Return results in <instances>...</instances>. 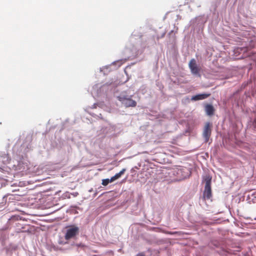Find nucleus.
Returning a JSON list of instances; mask_svg holds the SVG:
<instances>
[{"mask_svg": "<svg viewBox=\"0 0 256 256\" xmlns=\"http://www.w3.org/2000/svg\"><path fill=\"white\" fill-rule=\"evenodd\" d=\"M136 256H144V254H138L136 255Z\"/></svg>", "mask_w": 256, "mask_h": 256, "instance_id": "obj_28", "label": "nucleus"}, {"mask_svg": "<svg viewBox=\"0 0 256 256\" xmlns=\"http://www.w3.org/2000/svg\"><path fill=\"white\" fill-rule=\"evenodd\" d=\"M126 170V168H123L117 174H118V176H119L120 178L122 174H124V172H125Z\"/></svg>", "mask_w": 256, "mask_h": 256, "instance_id": "obj_20", "label": "nucleus"}, {"mask_svg": "<svg viewBox=\"0 0 256 256\" xmlns=\"http://www.w3.org/2000/svg\"><path fill=\"white\" fill-rule=\"evenodd\" d=\"M76 246L77 247H78V248H80H80H84L86 246L84 244H82V243L78 244H76Z\"/></svg>", "mask_w": 256, "mask_h": 256, "instance_id": "obj_21", "label": "nucleus"}, {"mask_svg": "<svg viewBox=\"0 0 256 256\" xmlns=\"http://www.w3.org/2000/svg\"><path fill=\"white\" fill-rule=\"evenodd\" d=\"M164 35H165V33L164 32V33H163V34H162V36H161V37H160V38H162V37H164Z\"/></svg>", "mask_w": 256, "mask_h": 256, "instance_id": "obj_29", "label": "nucleus"}, {"mask_svg": "<svg viewBox=\"0 0 256 256\" xmlns=\"http://www.w3.org/2000/svg\"><path fill=\"white\" fill-rule=\"evenodd\" d=\"M96 104H94L91 107L92 108H96Z\"/></svg>", "mask_w": 256, "mask_h": 256, "instance_id": "obj_27", "label": "nucleus"}, {"mask_svg": "<svg viewBox=\"0 0 256 256\" xmlns=\"http://www.w3.org/2000/svg\"><path fill=\"white\" fill-rule=\"evenodd\" d=\"M0 159L4 164H10V158L8 154L4 153L0 156Z\"/></svg>", "mask_w": 256, "mask_h": 256, "instance_id": "obj_12", "label": "nucleus"}, {"mask_svg": "<svg viewBox=\"0 0 256 256\" xmlns=\"http://www.w3.org/2000/svg\"><path fill=\"white\" fill-rule=\"evenodd\" d=\"M188 170V169H186V168H178V174H182V177H184V178H186V176H184V174H182V172H184V170Z\"/></svg>", "mask_w": 256, "mask_h": 256, "instance_id": "obj_17", "label": "nucleus"}, {"mask_svg": "<svg viewBox=\"0 0 256 256\" xmlns=\"http://www.w3.org/2000/svg\"><path fill=\"white\" fill-rule=\"evenodd\" d=\"M254 220H256V218H254Z\"/></svg>", "mask_w": 256, "mask_h": 256, "instance_id": "obj_31", "label": "nucleus"}, {"mask_svg": "<svg viewBox=\"0 0 256 256\" xmlns=\"http://www.w3.org/2000/svg\"><path fill=\"white\" fill-rule=\"evenodd\" d=\"M110 178H106L102 180V184L103 186H107L109 183L112 182Z\"/></svg>", "mask_w": 256, "mask_h": 256, "instance_id": "obj_16", "label": "nucleus"}, {"mask_svg": "<svg viewBox=\"0 0 256 256\" xmlns=\"http://www.w3.org/2000/svg\"><path fill=\"white\" fill-rule=\"evenodd\" d=\"M248 202L256 203V191L249 194L246 198Z\"/></svg>", "mask_w": 256, "mask_h": 256, "instance_id": "obj_10", "label": "nucleus"}, {"mask_svg": "<svg viewBox=\"0 0 256 256\" xmlns=\"http://www.w3.org/2000/svg\"><path fill=\"white\" fill-rule=\"evenodd\" d=\"M1 176L2 177V178L4 179V180H6V182H10V180L12 179V177H8V176H2V175Z\"/></svg>", "mask_w": 256, "mask_h": 256, "instance_id": "obj_18", "label": "nucleus"}, {"mask_svg": "<svg viewBox=\"0 0 256 256\" xmlns=\"http://www.w3.org/2000/svg\"><path fill=\"white\" fill-rule=\"evenodd\" d=\"M16 164H14L12 166H10L8 168H0V170L3 173L6 172L8 173V174L12 176V174L9 172V170H10L12 168L14 170L19 172H23L28 168L27 163L24 162L22 160L17 161Z\"/></svg>", "mask_w": 256, "mask_h": 256, "instance_id": "obj_1", "label": "nucleus"}, {"mask_svg": "<svg viewBox=\"0 0 256 256\" xmlns=\"http://www.w3.org/2000/svg\"><path fill=\"white\" fill-rule=\"evenodd\" d=\"M190 71L192 74L198 76H200V70L198 68L197 66L195 67L192 68Z\"/></svg>", "mask_w": 256, "mask_h": 256, "instance_id": "obj_13", "label": "nucleus"}, {"mask_svg": "<svg viewBox=\"0 0 256 256\" xmlns=\"http://www.w3.org/2000/svg\"><path fill=\"white\" fill-rule=\"evenodd\" d=\"M212 244H214V246L215 247H218V243L217 242H212Z\"/></svg>", "mask_w": 256, "mask_h": 256, "instance_id": "obj_22", "label": "nucleus"}, {"mask_svg": "<svg viewBox=\"0 0 256 256\" xmlns=\"http://www.w3.org/2000/svg\"><path fill=\"white\" fill-rule=\"evenodd\" d=\"M188 66H189V68L190 70H192V68L195 67L196 66L194 59L193 58L190 60V61L189 62Z\"/></svg>", "mask_w": 256, "mask_h": 256, "instance_id": "obj_14", "label": "nucleus"}, {"mask_svg": "<svg viewBox=\"0 0 256 256\" xmlns=\"http://www.w3.org/2000/svg\"><path fill=\"white\" fill-rule=\"evenodd\" d=\"M254 122L256 123V110L255 111H254Z\"/></svg>", "mask_w": 256, "mask_h": 256, "instance_id": "obj_24", "label": "nucleus"}, {"mask_svg": "<svg viewBox=\"0 0 256 256\" xmlns=\"http://www.w3.org/2000/svg\"><path fill=\"white\" fill-rule=\"evenodd\" d=\"M132 96H128L124 92L121 93L117 96L118 100L126 108L135 107L136 106V100L132 98Z\"/></svg>", "mask_w": 256, "mask_h": 256, "instance_id": "obj_3", "label": "nucleus"}, {"mask_svg": "<svg viewBox=\"0 0 256 256\" xmlns=\"http://www.w3.org/2000/svg\"><path fill=\"white\" fill-rule=\"evenodd\" d=\"M113 132V128L109 124H108L105 127L102 128L100 130V134H110Z\"/></svg>", "mask_w": 256, "mask_h": 256, "instance_id": "obj_9", "label": "nucleus"}, {"mask_svg": "<svg viewBox=\"0 0 256 256\" xmlns=\"http://www.w3.org/2000/svg\"><path fill=\"white\" fill-rule=\"evenodd\" d=\"M212 124L210 122L205 124L202 132V138L204 142H208L212 134Z\"/></svg>", "mask_w": 256, "mask_h": 256, "instance_id": "obj_5", "label": "nucleus"}, {"mask_svg": "<svg viewBox=\"0 0 256 256\" xmlns=\"http://www.w3.org/2000/svg\"><path fill=\"white\" fill-rule=\"evenodd\" d=\"M177 233H178L177 232H168V234H172V235L175 234H176Z\"/></svg>", "mask_w": 256, "mask_h": 256, "instance_id": "obj_23", "label": "nucleus"}, {"mask_svg": "<svg viewBox=\"0 0 256 256\" xmlns=\"http://www.w3.org/2000/svg\"><path fill=\"white\" fill-rule=\"evenodd\" d=\"M202 182L204 183V189L203 192V198L204 199L210 200L212 196L211 183L212 177L206 174L202 177Z\"/></svg>", "mask_w": 256, "mask_h": 256, "instance_id": "obj_2", "label": "nucleus"}, {"mask_svg": "<svg viewBox=\"0 0 256 256\" xmlns=\"http://www.w3.org/2000/svg\"><path fill=\"white\" fill-rule=\"evenodd\" d=\"M110 66H106L102 68H100V70L103 72L104 74H106L107 72L110 71L108 70Z\"/></svg>", "mask_w": 256, "mask_h": 256, "instance_id": "obj_15", "label": "nucleus"}, {"mask_svg": "<svg viewBox=\"0 0 256 256\" xmlns=\"http://www.w3.org/2000/svg\"><path fill=\"white\" fill-rule=\"evenodd\" d=\"M131 58L130 56H128L124 58L120 59L115 62H114L112 63V65H114L115 64H118V67H120L124 62H126L127 60H129Z\"/></svg>", "mask_w": 256, "mask_h": 256, "instance_id": "obj_11", "label": "nucleus"}, {"mask_svg": "<svg viewBox=\"0 0 256 256\" xmlns=\"http://www.w3.org/2000/svg\"><path fill=\"white\" fill-rule=\"evenodd\" d=\"M204 110L208 116H212L214 114V108L211 104H206L204 106Z\"/></svg>", "mask_w": 256, "mask_h": 256, "instance_id": "obj_8", "label": "nucleus"}, {"mask_svg": "<svg viewBox=\"0 0 256 256\" xmlns=\"http://www.w3.org/2000/svg\"><path fill=\"white\" fill-rule=\"evenodd\" d=\"M3 185L5 186L6 184L2 182H0V188L3 186Z\"/></svg>", "mask_w": 256, "mask_h": 256, "instance_id": "obj_25", "label": "nucleus"}, {"mask_svg": "<svg viewBox=\"0 0 256 256\" xmlns=\"http://www.w3.org/2000/svg\"><path fill=\"white\" fill-rule=\"evenodd\" d=\"M210 94L204 93V94H200L195 96H194L192 97L191 100L194 101H197L199 100H202L206 99L210 96Z\"/></svg>", "mask_w": 256, "mask_h": 256, "instance_id": "obj_7", "label": "nucleus"}, {"mask_svg": "<svg viewBox=\"0 0 256 256\" xmlns=\"http://www.w3.org/2000/svg\"><path fill=\"white\" fill-rule=\"evenodd\" d=\"M204 24V20L202 16H197L194 18L192 19L190 22V24L192 27L193 28L195 29L197 26H200Z\"/></svg>", "mask_w": 256, "mask_h": 256, "instance_id": "obj_6", "label": "nucleus"}, {"mask_svg": "<svg viewBox=\"0 0 256 256\" xmlns=\"http://www.w3.org/2000/svg\"><path fill=\"white\" fill-rule=\"evenodd\" d=\"M120 177L119 176H118V174H116L114 176H112L111 178H110V180L112 182H114V180L119 178Z\"/></svg>", "mask_w": 256, "mask_h": 256, "instance_id": "obj_19", "label": "nucleus"}, {"mask_svg": "<svg viewBox=\"0 0 256 256\" xmlns=\"http://www.w3.org/2000/svg\"><path fill=\"white\" fill-rule=\"evenodd\" d=\"M240 50H242L239 48H238L236 50H234V52L236 53V52H239Z\"/></svg>", "mask_w": 256, "mask_h": 256, "instance_id": "obj_26", "label": "nucleus"}, {"mask_svg": "<svg viewBox=\"0 0 256 256\" xmlns=\"http://www.w3.org/2000/svg\"><path fill=\"white\" fill-rule=\"evenodd\" d=\"M101 116H102V114H100V116H98V117H100V118H102L101 117Z\"/></svg>", "mask_w": 256, "mask_h": 256, "instance_id": "obj_30", "label": "nucleus"}, {"mask_svg": "<svg viewBox=\"0 0 256 256\" xmlns=\"http://www.w3.org/2000/svg\"><path fill=\"white\" fill-rule=\"evenodd\" d=\"M80 228L75 225H70L68 226L64 238L66 240H70L75 237L79 234Z\"/></svg>", "mask_w": 256, "mask_h": 256, "instance_id": "obj_4", "label": "nucleus"}]
</instances>
